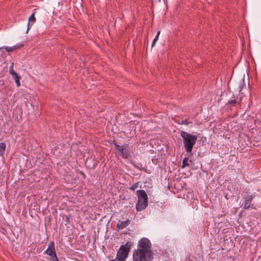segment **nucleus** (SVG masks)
<instances>
[{
  "label": "nucleus",
  "mask_w": 261,
  "mask_h": 261,
  "mask_svg": "<svg viewBox=\"0 0 261 261\" xmlns=\"http://www.w3.org/2000/svg\"><path fill=\"white\" fill-rule=\"evenodd\" d=\"M138 247L137 250L134 252V256H143L148 257V259L153 260V252L151 251V244L146 238H142L138 243Z\"/></svg>",
  "instance_id": "nucleus-1"
},
{
  "label": "nucleus",
  "mask_w": 261,
  "mask_h": 261,
  "mask_svg": "<svg viewBox=\"0 0 261 261\" xmlns=\"http://www.w3.org/2000/svg\"><path fill=\"white\" fill-rule=\"evenodd\" d=\"M180 136L182 138L184 146L188 156H192V150L197 140V136L185 131H181Z\"/></svg>",
  "instance_id": "nucleus-2"
},
{
  "label": "nucleus",
  "mask_w": 261,
  "mask_h": 261,
  "mask_svg": "<svg viewBox=\"0 0 261 261\" xmlns=\"http://www.w3.org/2000/svg\"><path fill=\"white\" fill-rule=\"evenodd\" d=\"M138 196V202L136 204L137 211H141L144 210L148 205V197L144 190H138L136 192Z\"/></svg>",
  "instance_id": "nucleus-3"
},
{
  "label": "nucleus",
  "mask_w": 261,
  "mask_h": 261,
  "mask_svg": "<svg viewBox=\"0 0 261 261\" xmlns=\"http://www.w3.org/2000/svg\"><path fill=\"white\" fill-rule=\"evenodd\" d=\"M131 246L132 244L130 242H127L125 245L121 246L117 252L116 258L125 261L130 251Z\"/></svg>",
  "instance_id": "nucleus-4"
},
{
  "label": "nucleus",
  "mask_w": 261,
  "mask_h": 261,
  "mask_svg": "<svg viewBox=\"0 0 261 261\" xmlns=\"http://www.w3.org/2000/svg\"><path fill=\"white\" fill-rule=\"evenodd\" d=\"M242 196L244 201L242 206H243L244 210H247L250 207L251 202L255 197V195L249 192V190H245L243 192Z\"/></svg>",
  "instance_id": "nucleus-5"
},
{
  "label": "nucleus",
  "mask_w": 261,
  "mask_h": 261,
  "mask_svg": "<svg viewBox=\"0 0 261 261\" xmlns=\"http://www.w3.org/2000/svg\"><path fill=\"white\" fill-rule=\"evenodd\" d=\"M130 149L128 144L123 145L122 148H121L120 154L123 159H128L130 155Z\"/></svg>",
  "instance_id": "nucleus-6"
},
{
  "label": "nucleus",
  "mask_w": 261,
  "mask_h": 261,
  "mask_svg": "<svg viewBox=\"0 0 261 261\" xmlns=\"http://www.w3.org/2000/svg\"><path fill=\"white\" fill-rule=\"evenodd\" d=\"M46 253L49 255L50 256L55 255L56 254V252L55 248V244L54 242L51 241L50 242L48 246V248L45 251Z\"/></svg>",
  "instance_id": "nucleus-7"
},
{
  "label": "nucleus",
  "mask_w": 261,
  "mask_h": 261,
  "mask_svg": "<svg viewBox=\"0 0 261 261\" xmlns=\"http://www.w3.org/2000/svg\"><path fill=\"white\" fill-rule=\"evenodd\" d=\"M35 11H34L32 15L29 18L28 23V28L27 30V33L28 32L29 30L31 28V23L33 24L36 21V18L35 17Z\"/></svg>",
  "instance_id": "nucleus-8"
},
{
  "label": "nucleus",
  "mask_w": 261,
  "mask_h": 261,
  "mask_svg": "<svg viewBox=\"0 0 261 261\" xmlns=\"http://www.w3.org/2000/svg\"><path fill=\"white\" fill-rule=\"evenodd\" d=\"M129 220L128 219H127L126 221H119L117 225V228L118 229H122L124 228H125L127 225L129 224Z\"/></svg>",
  "instance_id": "nucleus-9"
},
{
  "label": "nucleus",
  "mask_w": 261,
  "mask_h": 261,
  "mask_svg": "<svg viewBox=\"0 0 261 261\" xmlns=\"http://www.w3.org/2000/svg\"><path fill=\"white\" fill-rule=\"evenodd\" d=\"M162 161V157L161 154H158L157 155H155L152 159V162L154 165L158 164L159 163H161Z\"/></svg>",
  "instance_id": "nucleus-10"
},
{
  "label": "nucleus",
  "mask_w": 261,
  "mask_h": 261,
  "mask_svg": "<svg viewBox=\"0 0 261 261\" xmlns=\"http://www.w3.org/2000/svg\"><path fill=\"white\" fill-rule=\"evenodd\" d=\"M134 261H151L152 260L148 259V257L143 256H134Z\"/></svg>",
  "instance_id": "nucleus-11"
},
{
  "label": "nucleus",
  "mask_w": 261,
  "mask_h": 261,
  "mask_svg": "<svg viewBox=\"0 0 261 261\" xmlns=\"http://www.w3.org/2000/svg\"><path fill=\"white\" fill-rule=\"evenodd\" d=\"M240 101H237V99H234L232 100H228L226 105H229L230 107H234L237 104H240Z\"/></svg>",
  "instance_id": "nucleus-12"
},
{
  "label": "nucleus",
  "mask_w": 261,
  "mask_h": 261,
  "mask_svg": "<svg viewBox=\"0 0 261 261\" xmlns=\"http://www.w3.org/2000/svg\"><path fill=\"white\" fill-rule=\"evenodd\" d=\"M13 77L15 80V81L17 85V86L19 87L20 85V83L19 81H20V79H21V77L17 73V74L14 73V75L13 76Z\"/></svg>",
  "instance_id": "nucleus-13"
},
{
  "label": "nucleus",
  "mask_w": 261,
  "mask_h": 261,
  "mask_svg": "<svg viewBox=\"0 0 261 261\" xmlns=\"http://www.w3.org/2000/svg\"><path fill=\"white\" fill-rule=\"evenodd\" d=\"M6 144L4 143H0V155H2L6 150Z\"/></svg>",
  "instance_id": "nucleus-14"
},
{
  "label": "nucleus",
  "mask_w": 261,
  "mask_h": 261,
  "mask_svg": "<svg viewBox=\"0 0 261 261\" xmlns=\"http://www.w3.org/2000/svg\"><path fill=\"white\" fill-rule=\"evenodd\" d=\"M189 161V158H185L182 160V165L181 166L182 168H185L186 166H189V164L188 163Z\"/></svg>",
  "instance_id": "nucleus-15"
},
{
  "label": "nucleus",
  "mask_w": 261,
  "mask_h": 261,
  "mask_svg": "<svg viewBox=\"0 0 261 261\" xmlns=\"http://www.w3.org/2000/svg\"><path fill=\"white\" fill-rule=\"evenodd\" d=\"M160 34V31H159L157 33V34L155 36V37L154 38L153 41H152V47L154 46L155 44V43L157 41V40H158V38H159V36Z\"/></svg>",
  "instance_id": "nucleus-16"
},
{
  "label": "nucleus",
  "mask_w": 261,
  "mask_h": 261,
  "mask_svg": "<svg viewBox=\"0 0 261 261\" xmlns=\"http://www.w3.org/2000/svg\"><path fill=\"white\" fill-rule=\"evenodd\" d=\"M191 123H192V122L189 121L187 119L182 120L181 121V122H178V124H181V125H182V124L188 125V124H191Z\"/></svg>",
  "instance_id": "nucleus-17"
},
{
  "label": "nucleus",
  "mask_w": 261,
  "mask_h": 261,
  "mask_svg": "<svg viewBox=\"0 0 261 261\" xmlns=\"http://www.w3.org/2000/svg\"><path fill=\"white\" fill-rule=\"evenodd\" d=\"M139 182L135 183L132 186L129 187V189L132 191H135L139 187Z\"/></svg>",
  "instance_id": "nucleus-18"
},
{
  "label": "nucleus",
  "mask_w": 261,
  "mask_h": 261,
  "mask_svg": "<svg viewBox=\"0 0 261 261\" xmlns=\"http://www.w3.org/2000/svg\"><path fill=\"white\" fill-rule=\"evenodd\" d=\"M2 49H6L8 52H11L14 50V48L13 47H2L0 48V50Z\"/></svg>",
  "instance_id": "nucleus-19"
},
{
  "label": "nucleus",
  "mask_w": 261,
  "mask_h": 261,
  "mask_svg": "<svg viewBox=\"0 0 261 261\" xmlns=\"http://www.w3.org/2000/svg\"><path fill=\"white\" fill-rule=\"evenodd\" d=\"M114 145H115V148L116 150H118L119 152H120L121 151V148H122L123 147V145L122 146H120L119 145H118L116 143L114 142Z\"/></svg>",
  "instance_id": "nucleus-20"
},
{
  "label": "nucleus",
  "mask_w": 261,
  "mask_h": 261,
  "mask_svg": "<svg viewBox=\"0 0 261 261\" xmlns=\"http://www.w3.org/2000/svg\"><path fill=\"white\" fill-rule=\"evenodd\" d=\"M10 73L12 76L14 75L13 73H14V74H17V73L13 69V64L10 67Z\"/></svg>",
  "instance_id": "nucleus-21"
},
{
  "label": "nucleus",
  "mask_w": 261,
  "mask_h": 261,
  "mask_svg": "<svg viewBox=\"0 0 261 261\" xmlns=\"http://www.w3.org/2000/svg\"><path fill=\"white\" fill-rule=\"evenodd\" d=\"M24 45L23 44H19V45H14V46H13V48H14V50L17 49H18V48H20L22 47H23Z\"/></svg>",
  "instance_id": "nucleus-22"
},
{
  "label": "nucleus",
  "mask_w": 261,
  "mask_h": 261,
  "mask_svg": "<svg viewBox=\"0 0 261 261\" xmlns=\"http://www.w3.org/2000/svg\"><path fill=\"white\" fill-rule=\"evenodd\" d=\"M51 256V260L52 261H59L57 254Z\"/></svg>",
  "instance_id": "nucleus-23"
},
{
  "label": "nucleus",
  "mask_w": 261,
  "mask_h": 261,
  "mask_svg": "<svg viewBox=\"0 0 261 261\" xmlns=\"http://www.w3.org/2000/svg\"><path fill=\"white\" fill-rule=\"evenodd\" d=\"M71 218V216L70 215H67L66 216V220H65V221L67 223H70V219Z\"/></svg>",
  "instance_id": "nucleus-24"
},
{
  "label": "nucleus",
  "mask_w": 261,
  "mask_h": 261,
  "mask_svg": "<svg viewBox=\"0 0 261 261\" xmlns=\"http://www.w3.org/2000/svg\"><path fill=\"white\" fill-rule=\"evenodd\" d=\"M155 140H151L150 142V145H152L153 143H155Z\"/></svg>",
  "instance_id": "nucleus-25"
},
{
  "label": "nucleus",
  "mask_w": 261,
  "mask_h": 261,
  "mask_svg": "<svg viewBox=\"0 0 261 261\" xmlns=\"http://www.w3.org/2000/svg\"><path fill=\"white\" fill-rule=\"evenodd\" d=\"M81 174H82V176H83L84 178L86 177V175L83 172H81Z\"/></svg>",
  "instance_id": "nucleus-26"
},
{
  "label": "nucleus",
  "mask_w": 261,
  "mask_h": 261,
  "mask_svg": "<svg viewBox=\"0 0 261 261\" xmlns=\"http://www.w3.org/2000/svg\"><path fill=\"white\" fill-rule=\"evenodd\" d=\"M134 166H135V168H137V169H140L138 166L137 165H134Z\"/></svg>",
  "instance_id": "nucleus-27"
}]
</instances>
